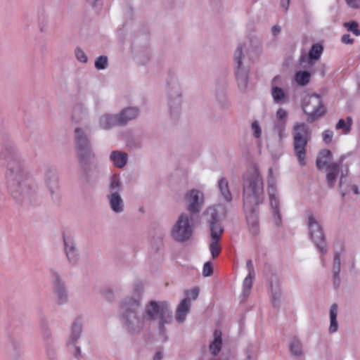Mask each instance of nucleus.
Here are the masks:
<instances>
[{
  "mask_svg": "<svg viewBox=\"0 0 360 360\" xmlns=\"http://www.w3.org/2000/svg\"><path fill=\"white\" fill-rule=\"evenodd\" d=\"M263 181L257 167L245 176L243 186L244 210L248 224L256 232L258 227L257 207L263 202Z\"/></svg>",
  "mask_w": 360,
  "mask_h": 360,
  "instance_id": "nucleus-1",
  "label": "nucleus"
},
{
  "mask_svg": "<svg viewBox=\"0 0 360 360\" xmlns=\"http://www.w3.org/2000/svg\"><path fill=\"white\" fill-rule=\"evenodd\" d=\"M167 99L171 118L179 119L182 110L183 93L177 80L172 79L167 82Z\"/></svg>",
  "mask_w": 360,
  "mask_h": 360,
  "instance_id": "nucleus-2",
  "label": "nucleus"
},
{
  "mask_svg": "<svg viewBox=\"0 0 360 360\" xmlns=\"http://www.w3.org/2000/svg\"><path fill=\"white\" fill-rule=\"evenodd\" d=\"M262 51V42L260 39L255 36H249L243 41L240 42L233 54V59H236V53H240V60L247 62L257 60Z\"/></svg>",
  "mask_w": 360,
  "mask_h": 360,
  "instance_id": "nucleus-3",
  "label": "nucleus"
},
{
  "mask_svg": "<svg viewBox=\"0 0 360 360\" xmlns=\"http://www.w3.org/2000/svg\"><path fill=\"white\" fill-rule=\"evenodd\" d=\"M146 314L150 320H159L160 328H163L165 324L172 319V314L167 302L151 301L147 307Z\"/></svg>",
  "mask_w": 360,
  "mask_h": 360,
  "instance_id": "nucleus-4",
  "label": "nucleus"
},
{
  "mask_svg": "<svg viewBox=\"0 0 360 360\" xmlns=\"http://www.w3.org/2000/svg\"><path fill=\"white\" fill-rule=\"evenodd\" d=\"M212 219L210 222V231L212 241L210 244V251L212 258L217 257L221 250V247L219 244L221 235L224 233V229L217 219V214L215 212L211 213Z\"/></svg>",
  "mask_w": 360,
  "mask_h": 360,
  "instance_id": "nucleus-5",
  "label": "nucleus"
},
{
  "mask_svg": "<svg viewBox=\"0 0 360 360\" xmlns=\"http://www.w3.org/2000/svg\"><path fill=\"white\" fill-rule=\"evenodd\" d=\"M190 221L191 219L187 215H180L172 231V235L176 240L184 242L191 237L193 229Z\"/></svg>",
  "mask_w": 360,
  "mask_h": 360,
  "instance_id": "nucleus-6",
  "label": "nucleus"
},
{
  "mask_svg": "<svg viewBox=\"0 0 360 360\" xmlns=\"http://www.w3.org/2000/svg\"><path fill=\"white\" fill-rule=\"evenodd\" d=\"M302 109L312 119L321 117L325 112L321 98L316 94L309 95L304 98Z\"/></svg>",
  "mask_w": 360,
  "mask_h": 360,
  "instance_id": "nucleus-7",
  "label": "nucleus"
},
{
  "mask_svg": "<svg viewBox=\"0 0 360 360\" xmlns=\"http://www.w3.org/2000/svg\"><path fill=\"white\" fill-rule=\"evenodd\" d=\"M240 53H236V59H233L236 65V77L238 86L241 91H245L248 88L249 68L245 62L240 60Z\"/></svg>",
  "mask_w": 360,
  "mask_h": 360,
  "instance_id": "nucleus-8",
  "label": "nucleus"
},
{
  "mask_svg": "<svg viewBox=\"0 0 360 360\" xmlns=\"http://www.w3.org/2000/svg\"><path fill=\"white\" fill-rule=\"evenodd\" d=\"M308 223L311 240L321 252H325V238L321 226L311 215L308 217Z\"/></svg>",
  "mask_w": 360,
  "mask_h": 360,
  "instance_id": "nucleus-9",
  "label": "nucleus"
},
{
  "mask_svg": "<svg viewBox=\"0 0 360 360\" xmlns=\"http://www.w3.org/2000/svg\"><path fill=\"white\" fill-rule=\"evenodd\" d=\"M186 200L188 202V210L194 214L200 211L203 202V195L196 190H192L187 195Z\"/></svg>",
  "mask_w": 360,
  "mask_h": 360,
  "instance_id": "nucleus-10",
  "label": "nucleus"
},
{
  "mask_svg": "<svg viewBox=\"0 0 360 360\" xmlns=\"http://www.w3.org/2000/svg\"><path fill=\"white\" fill-rule=\"evenodd\" d=\"M307 144V136H295L294 150L296 153L299 164L301 166L306 165L305 158Z\"/></svg>",
  "mask_w": 360,
  "mask_h": 360,
  "instance_id": "nucleus-11",
  "label": "nucleus"
},
{
  "mask_svg": "<svg viewBox=\"0 0 360 360\" xmlns=\"http://www.w3.org/2000/svg\"><path fill=\"white\" fill-rule=\"evenodd\" d=\"M281 77L276 76L271 81V96L276 103H285L287 102V96L283 89L278 86L281 82Z\"/></svg>",
  "mask_w": 360,
  "mask_h": 360,
  "instance_id": "nucleus-12",
  "label": "nucleus"
},
{
  "mask_svg": "<svg viewBox=\"0 0 360 360\" xmlns=\"http://www.w3.org/2000/svg\"><path fill=\"white\" fill-rule=\"evenodd\" d=\"M139 112L140 110L137 107H127L117 113L122 127L126 126L129 122L136 119Z\"/></svg>",
  "mask_w": 360,
  "mask_h": 360,
  "instance_id": "nucleus-13",
  "label": "nucleus"
},
{
  "mask_svg": "<svg viewBox=\"0 0 360 360\" xmlns=\"http://www.w3.org/2000/svg\"><path fill=\"white\" fill-rule=\"evenodd\" d=\"M76 143L79 160L83 162L85 158H89L91 155L89 141L86 136H78Z\"/></svg>",
  "mask_w": 360,
  "mask_h": 360,
  "instance_id": "nucleus-14",
  "label": "nucleus"
},
{
  "mask_svg": "<svg viewBox=\"0 0 360 360\" xmlns=\"http://www.w3.org/2000/svg\"><path fill=\"white\" fill-rule=\"evenodd\" d=\"M99 126L103 129L122 127L118 114H104L99 118Z\"/></svg>",
  "mask_w": 360,
  "mask_h": 360,
  "instance_id": "nucleus-15",
  "label": "nucleus"
},
{
  "mask_svg": "<svg viewBox=\"0 0 360 360\" xmlns=\"http://www.w3.org/2000/svg\"><path fill=\"white\" fill-rule=\"evenodd\" d=\"M332 160V153L329 150H322L319 153L318 158L316 159V166L319 169H322L323 168H328V166L330 165V161Z\"/></svg>",
  "mask_w": 360,
  "mask_h": 360,
  "instance_id": "nucleus-16",
  "label": "nucleus"
},
{
  "mask_svg": "<svg viewBox=\"0 0 360 360\" xmlns=\"http://www.w3.org/2000/svg\"><path fill=\"white\" fill-rule=\"evenodd\" d=\"M190 309V304L188 298H184L179 304L176 312V319L179 322H183Z\"/></svg>",
  "mask_w": 360,
  "mask_h": 360,
  "instance_id": "nucleus-17",
  "label": "nucleus"
},
{
  "mask_svg": "<svg viewBox=\"0 0 360 360\" xmlns=\"http://www.w3.org/2000/svg\"><path fill=\"white\" fill-rule=\"evenodd\" d=\"M110 160L115 166L122 168L127 164V154L119 151H112L110 155Z\"/></svg>",
  "mask_w": 360,
  "mask_h": 360,
  "instance_id": "nucleus-18",
  "label": "nucleus"
},
{
  "mask_svg": "<svg viewBox=\"0 0 360 360\" xmlns=\"http://www.w3.org/2000/svg\"><path fill=\"white\" fill-rule=\"evenodd\" d=\"M268 193L269 195L270 205L274 210V214L278 217V219H280V213L278 209L279 201L275 194V188L271 183H269V185Z\"/></svg>",
  "mask_w": 360,
  "mask_h": 360,
  "instance_id": "nucleus-19",
  "label": "nucleus"
},
{
  "mask_svg": "<svg viewBox=\"0 0 360 360\" xmlns=\"http://www.w3.org/2000/svg\"><path fill=\"white\" fill-rule=\"evenodd\" d=\"M214 341L210 345V349L213 355H217L221 350L222 345L221 332L218 330H215L214 333Z\"/></svg>",
  "mask_w": 360,
  "mask_h": 360,
  "instance_id": "nucleus-20",
  "label": "nucleus"
},
{
  "mask_svg": "<svg viewBox=\"0 0 360 360\" xmlns=\"http://www.w3.org/2000/svg\"><path fill=\"white\" fill-rule=\"evenodd\" d=\"M110 204L112 210L115 212H120L123 210V202L118 193H112L110 197Z\"/></svg>",
  "mask_w": 360,
  "mask_h": 360,
  "instance_id": "nucleus-21",
  "label": "nucleus"
},
{
  "mask_svg": "<svg viewBox=\"0 0 360 360\" xmlns=\"http://www.w3.org/2000/svg\"><path fill=\"white\" fill-rule=\"evenodd\" d=\"M328 172L326 176L327 182L330 187H333L339 172V166L336 163H332L328 166Z\"/></svg>",
  "mask_w": 360,
  "mask_h": 360,
  "instance_id": "nucleus-22",
  "label": "nucleus"
},
{
  "mask_svg": "<svg viewBox=\"0 0 360 360\" xmlns=\"http://www.w3.org/2000/svg\"><path fill=\"white\" fill-rule=\"evenodd\" d=\"M337 315H338V305L336 304H332L330 309V326L329 331L330 333H335L338 330V321H337Z\"/></svg>",
  "mask_w": 360,
  "mask_h": 360,
  "instance_id": "nucleus-23",
  "label": "nucleus"
},
{
  "mask_svg": "<svg viewBox=\"0 0 360 360\" xmlns=\"http://www.w3.org/2000/svg\"><path fill=\"white\" fill-rule=\"evenodd\" d=\"M218 186L220 192L227 202H231L232 200L231 194L229 191V183L225 178H221L218 182Z\"/></svg>",
  "mask_w": 360,
  "mask_h": 360,
  "instance_id": "nucleus-24",
  "label": "nucleus"
},
{
  "mask_svg": "<svg viewBox=\"0 0 360 360\" xmlns=\"http://www.w3.org/2000/svg\"><path fill=\"white\" fill-rule=\"evenodd\" d=\"M352 122V117H347L346 120L340 119L336 124L335 128L337 129H342L344 134H348L350 132Z\"/></svg>",
  "mask_w": 360,
  "mask_h": 360,
  "instance_id": "nucleus-25",
  "label": "nucleus"
},
{
  "mask_svg": "<svg viewBox=\"0 0 360 360\" xmlns=\"http://www.w3.org/2000/svg\"><path fill=\"white\" fill-rule=\"evenodd\" d=\"M311 78V74L308 71H298L295 73V80L300 86L307 85Z\"/></svg>",
  "mask_w": 360,
  "mask_h": 360,
  "instance_id": "nucleus-26",
  "label": "nucleus"
},
{
  "mask_svg": "<svg viewBox=\"0 0 360 360\" xmlns=\"http://www.w3.org/2000/svg\"><path fill=\"white\" fill-rule=\"evenodd\" d=\"M323 50V48L320 44H313L309 52V58L311 60H318L320 58Z\"/></svg>",
  "mask_w": 360,
  "mask_h": 360,
  "instance_id": "nucleus-27",
  "label": "nucleus"
},
{
  "mask_svg": "<svg viewBox=\"0 0 360 360\" xmlns=\"http://www.w3.org/2000/svg\"><path fill=\"white\" fill-rule=\"evenodd\" d=\"M340 269V255L337 253L334 256L333 271H334V285H339V273Z\"/></svg>",
  "mask_w": 360,
  "mask_h": 360,
  "instance_id": "nucleus-28",
  "label": "nucleus"
},
{
  "mask_svg": "<svg viewBox=\"0 0 360 360\" xmlns=\"http://www.w3.org/2000/svg\"><path fill=\"white\" fill-rule=\"evenodd\" d=\"M286 111L283 108H279L276 112V117L278 120V135H281L283 133V128L284 127L285 122L283 119L286 117Z\"/></svg>",
  "mask_w": 360,
  "mask_h": 360,
  "instance_id": "nucleus-29",
  "label": "nucleus"
},
{
  "mask_svg": "<svg viewBox=\"0 0 360 360\" xmlns=\"http://www.w3.org/2000/svg\"><path fill=\"white\" fill-rule=\"evenodd\" d=\"M54 288L59 297L60 303H63V302L66 299V295L65 294L63 286L60 284L58 278L55 281Z\"/></svg>",
  "mask_w": 360,
  "mask_h": 360,
  "instance_id": "nucleus-30",
  "label": "nucleus"
},
{
  "mask_svg": "<svg viewBox=\"0 0 360 360\" xmlns=\"http://www.w3.org/2000/svg\"><path fill=\"white\" fill-rule=\"evenodd\" d=\"M108 65V58L106 56H100L98 57L94 63L96 69L105 70Z\"/></svg>",
  "mask_w": 360,
  "mask_h": 360,
  "instance_id": "nucleus-31",
  "label": "nucleus"
},
{
  "mask_svg": "<svg viewBox=\"0 0 360 360\" xmlns=\"http://www.w3.org/2000/svg\"><path fill=\"white\" fill-rule=\"evenodd\" d=\"M63 240L66 251L67 257L70 262H75V248L73 246H69L68 240L65 235H63Z\"/></svg>",
  "mask_w": 360,
  "mask_h": 360,
  "instance_id": "nucleus-32",
  "label": "nucleus"
},
{
  "mask_svg": "<svg viewBox=\"0 0 360 360\" xmlns=\"http://www.w3.org/2000/svg\"><path fill=\"white\" fill-rule=\"evenodd\" d=\"M290 349L292 354L300 356L302 354V347L300 341L294 338L290 344Z\"/></svg>",
  "mask_w": 360,
  "mask_h": 360,
  "instance_id": "nucleus-33",
  "label": "nucleus"
},
{
  "mask_svg": "<svg viewBox=\"0 0 360 360\" xmlns=\"http://www.w3.org/2000/svg\"><path fill=\"white\" fill-rule=\"evenodd\" d=\"M294 135H307L308 128L304 123L297 124L293 127Z\"/></svg>",
  "mask_w": 360,
  "mask_h": 360,
  "instance_id": "nucleus-34",
  "label": "nucleus"
},
{
  "mask_svg": "<svg viewBox=\"0 0 360 360\" xmlns=\"http://www.w3.org/2000/svg\"><path fill=\"white\" fill-rule=\"evenodd\" d=\"M254 275H252V272L250 271L248 275L245 277L243 281V292H249L252 287V281H253Z\"/></svg>",
  "mask_w": 360,
  "mask_h": 360,
  "instance_id": "nucleus-35",
  "label": "nucleus"
},
{
  "mask_svg": "<svg viewBox=\"0 0 360 360\" xmlns=\"http://www.w3.org/2000/svg\"><path fill=\"white\" fill-rule=\"evenodd\" d=\"M344 27L349 32H352L356 36L360 35V30L358 28V23L356 21L345 22Z\"/></svg>",
  "mask_w": 360,
  "mask_h": 360,
  "instance_id": "nucleus-36",
  "label": "nucleus"
},
{
  "mask_svg": "<svg viewBox=\"0 0 360 360\" xmlns=\"http://www.w3.org/2000/svg\"><path fill=\"white\" fill-rule=\"evenodd\" d=\"M75 55L78 61L82 63H86L88 61V57L84 51L80 48L77 47L75 50Z\"/></svg>",
  "mask_w": 360,
  "mask_h": 360,
  "instance_id": "nucleus-37",
  "label": "nucleus"
},
{
  "mask_svg": "<svg viewBox=\"0 0 360 360\" xmlns=\"http://www.w3.org/2000/svg\"><path fill=\"white\" fill-rule=\"evenodd\" d=\"M82 327L81 325L77 322L74 323L72 328V342H75L79 338L81 333Z\"/></svg>",
  "mask_w": 360,
  "mask_h": 360,
  "instance_id": "nucleus-38",
  "label": "nucleus"
},
{
  "mask_svg": "<svg viewBox=\"0 0 360 360\" xmlns=\"http://www.w3.org/2000/svg\"><path fill=\"white\" fill-rule=\"evenodd\" d=\"M212 273L213 269L212 263L210 262H207L203 266L202 274L205 276H210L212 274Z\"/></svg>",
  "mask_w": 360,
  "mask_h": 360,
  "instance_id": "nucleus-39",
  "label": "nucleus"
},
{
  "mask_svg": "<svg viewBox=\"0 0 360 360\" xmlns=\"http://www.w3.org/2000/svg\"><path fill=\"white\" fill-rule=\"evenodd\" d=\"M119 178L114 175L111 178L110 188L111 190H117L120 188Z\"/></svg>",
  "mask_w": 360,
  "mask_h": 360,
  "instance_id": "nucleus-40",
  "label": "nucleus"
},
{
  "mask_svg": "<svg viewBox=\"0 0 360 360\" xmlns=\"http://www.w3.org/2000/svg\"><path fill=\"white\" fill-rule=\"evenodd\" d=\"M345 1L352 8H360V0H345Z\"/></svg>",
  "mask_w": 360,
  "mask_h": 360,
  "instance_id": "nucleus-41",
  "label": "nucleus"
},
{
  "mask_svg": "<svg viewBox=\"0 0 360 360\" xmlns=\"http://www.w3.org/2000/svg\"><path fill=\"white\" fill-rule=\"evenodd\" d=\"M252 129L255 135H260L262 133L261 127L257 121H255L252 124Z\"/></svg>",
  "mask_w": 360,
  "mask_h": 360,
  "instance_id": "nucleus-42",
  "label": "nucleus"
},
{
  "mask_svg": "<svg viewBox=\"0 0 360 360\" xmlns=\"http://www.w3.org/2000/svg\"><path fill=\"white\" fill-rule=\"evenodd\" d=\"M341 41L346 44H352L354 42V39L351 38L349 34H345L342 36Z\"/></svg>",
  "mask_w": 360,
  "mask_h": 360,
  "instance_id": "nucleus-43",
  "label": "nucleus"
},
{
  "mask_svg": "<svg viewBox=\"0 0 360 360\" xmlns=\"http://www.w3.org/2000/svg\"><path fill=\"white\" fill-rule=\"evenodd\" d=\"M199 294V290L197 288H194L187 292V295L191 296L192 299L195 300L197 298Z\"/></svg>",
  "mask_w": 360,
  "mask_h": 360,
  "instance_id": "nucleus-44",
  "label": "nucleus"
},
{
  "mask_svg": "<svg viewBox=\"0 0 360 360\" xmlns=\"http://www.w3.org/2000/svg\"><path fill=\"white\" fill-rule=\"evenodd\" d=\"M290 3V0H281V6L283 8L285 13L288 11Z\"/></svg>",
  "mask_w": 360,
  "mask_h": 360,
  "instance_id": "nucleus-45",
  "label": "nucleus"
},
{
  "mask_svg": "<svg viewBox=\"0 0 360 360\" xmlns=\"http://www.w3.org/2000/svg\"><path fill=\"white\" fill-rule=\"evenodd\" d=\"M281 27L279 25H274L271 28V32L274 36H277L281 32Z\"/></svg>",
  "mask_w": 360,
  "mask_h": 360,
  "instance_id": "nucleus-46",
  "label": "nucleus"
},
{
  "mask_svg": "<svg viewBox=\"0 0 360 360\" xmlns=\"http://www.w3.org/2000/svg\"><path fill=\"white\" fill-rule=\"evenodd\" d=\"M246 265H247V267H248V269L249 270V273L251 271L252 272V275H254L253 265H252V261L250 259L247 261Z\"/></svg>",
  "mask_w": 360,
  "mask_h": 360,
  "instance_id": "nucleus-47",
  "label": "nucleus"
},
{
  "mask_svg": "<svg viewBox=\"0 0 360 360\" xmlns=\"http://www.w3.org/2000/svg\"><path fill=\"white\" fill-rule=\"evenodd\" d=\"M153 360H162V354L160 352H156L153 357Z\"/></svg>",
  "mask_w": 360,
  "mask_h": 360,
  "instance_id": "nucleus-48",
  "label": "nucleus"
},
{
  "mask_svg": "<svg viewBox=\"0 0 360 360\" xmlns=\"http://www.w3.org/2000/svg\"><path fill=\"white\" fill-rule=\"evenodd\" d=\"M332 141V136H323V141L325 143L328 144Z\"/></svg>",
  "mask_w": 360,
  "mask_h": 360,
  "instance_id": "nucleus-49",
  "label": "nucleus"
},
{
  "mask_svg": "<svg viewBox=\"0 0 360 360\" xmlns=\"http://www.w3.org/2000/svg\"><path fill=\"white\" fill-rule=\"evenodd\" d=\"M352 189L354 194H356V195L359 194V190H358L357 186L353 185L352 186Z\"/></svg>",
  "mask_w": 360,
  "mask_h": 360,
  "instance_id": "nucleus-50",
  "label": "nucleus"
},
{
  "mask_svg": "<svg viewBox=\"0 0 360 360\" xmlns=\"http://www.w3.org/2000/svg\"><path fill=\"white\" fill-rule=\"evenodd\" d=\"M92 6H95L98 0H86Z\"/></svg>",
  "mask_w": 360,
  "mask_h": 360,
  "instance_id": "nucleus-51",
  "label": "nucleus"
},
{
  "mask_svg": "<svg viewBox=\"0 0 360 360\" xmlns=\"http://www.w3.org/2000/svg\"><path fill=\"white\" fill-rule=\"evenodd\" d=\"M75 133L78 134L79 133H84V131L81 128L77 127L75 129Z\"/></svg>",
  "mask_w": 360,
  "mask_h": 360,
  "instance_id": "nucleus-52",
  "label": "nucleus"
},
{
  "mask_svg": "<svg viewBox=\"0 0 360 360\" xmlns=\"http://www.w3.org/2000/svg\"><path fill=\"white\" fill-rule=\"evenodd\" d=\"M272 173H273V169L271 168H270L269 169V177L271 178V176H272Z\"/></svg>",
  "mask_w": 360,
  "mask_h": 360,
  "instance_id": "nucleus-53",
  "label": "nucleus"
},
{
  "mask_svg": "<svg viewBox=\"0 0 360 360\" xmlns=\"http://www.w3.org/2000/svg\"><path fill=\"white\" fill-rule=\"evenodd\" d=\"M343 173H342V176H341V179H340V187H342V178H343Z\"/></svg>",
  "mask_w": 360,
  "mask_h": 360,
  "instance_id": "nucleus-54",
  "label": "nucleus"
},
{
  "mask_svg": "<svg viewBox=\"0 0 360 360\" xmlns=\"http://www.w3.org/2000/svg\"><path fill=\"white\" fill-rule=\"evenodd\" d=\"M323 135H325V136L329 135V134H328V131H326L323 134Z\"/></svg>",
  "mask_w": 360,
  "mask_h": 360,
  "instance_id": "nucleus-55",
  "label": "nucleus"
},
{
  "mask_svg": "<svg viewBox=\"0 0 360 360\" xmlns=\"http://www.w3.org/2000/svg\"><path fill=\"white\" fill-rule=\"evenodd\" d=\"M272 302L275 304V297H272Z\"/></svg>",
  "mask_w": 360,
  "mask_h": 360,
  "instance_id": "nucleus-56",
  "label": "nucleus"
},
{
  "mask_svg": "<svg viewBox=\"0 0 360 360\" xmlns=\"http://www.w3.org/2000/svg\"><path fill=\"white\" fill-rule=\"evenodd\" d=\"M76 349H77V353H80V349L79 348H77Z\"/></svg>",
  "mask_w": 360,
  "mask_h": 360,
  "instance_id": "nucleus-57",
  "label": "nucleus"
},
{
  "mask_svg": "<svg viewBox=\"0 0 360 360\" xmlns=\"http://www.w3.org/2000/svg\"><path fill=\"white\" fill-rule=\"evenodd\" d=\"M347 172H348V169H347V168H346V169H345V175L347 174Z\"/></svg>",
  "mask_w": 360,
  "mask_h": 360,
  "instance_id": "nucleus-58",
  "label": "nucleus"
}]
</instances>
